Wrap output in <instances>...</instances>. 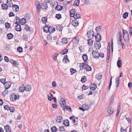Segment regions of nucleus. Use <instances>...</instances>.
I'll list each match as a JSON object with an SVG mask.
<instances>
[{
	"instance_id": "obj_36",
	"label": "nucleus",
	"mask_w": 132,
	"mask_h": 132,
	"mask_svg": "<svg viewBox=\"0 0 132 132\" xmlns=\"http://www.w3.org/2000/svg\"><path fill=\"white\" fill-rule=\"evenodd\" d=\"M2 9L7 10L8 7L6 4H2Z\"/></svg>"
},
{
	"instance_id": "obj_59",
	"label": "nucleus",
	"mask_w": 132,
	"mask_h": 132,
	"mask_svg": "<svg viewBox=\"0 0 132 132\" xmlns=\"http://www.w3.org/2000/svg\"><path fill=\"white\" fill-rule=\"evenodd\" d=\"M90 4V1L89 0H85L84 1L85 5H87Z\"/></svg>"
},
{
	"instance_id": "obj_54",
	"label": "nucleus",
	"mask_w": 132,
	"mask_h": 132,
	"mask_svg": "<svg viewBox=\"0 0 132 132\" xmlns=\"http://www.w3.org/2000/svg\"><path fill=\"white\" fill-rule=\"evenodd\" d=\"M55 17L58 19H60L61 18V15L60 14H57L56 15Z\"/></svg>"
},
{
	"instance_id": "obj_34",
	"label": "nucleus",
	"mask_w": 132,
	"mask_h": 132,
	"mask_svg": "<svg viewBox=\"0 0 132 132\" xmlns=\"http://www.w3.org/2000/svg\"><path fill=\"white\" fill-rule=\"evenodd\" d=\"M63 109L64 111L66 110H68V109L69 110H71V107L69 106H64L63 108Z\"/></svg>"
},
{
	"instance_id": "obj_46",
	"label": "nucleus",
	"mask_w": 132,
	"mask_h": 132,
	"mask_svg": "<svg viewBox=\"0 0 132 132\" xmlns=\"http://www.w3.org/2000/svg\"><path fill=\"white\" fill-rule=\"evenodd\" d=\"M8 92L7 89H5L3 92L2 94L4 96H5L6 95L8 94Z\"/></svg>"
},
{
	"instance_id": "obj_45",
	"label": "nucleus",
	"mask_w": 132,
	"mask_h": 132,
	"mask_svg": "<svg viewBox=\"0 0 132 132\" xmlns=\"http://www.w3.org/2000/svg\"><path fill=\"white\" fill-rule=\"evenodd\" d=\"M96 77L98 80H100L102 78V75L101 74H98L96 75Z\"/></svg>"
},
{
	"instance_id": "obj_27",
	"label": "nucleus",
	"mask_w": 132,
	"mask_h": 132,
	"mask_svg": "<svg viewBox=\"0 0 132 132\" xmlns=\"http://www.w3.org/2000/svg\"><path fill=\"white\" fill-rule=\"evenodd\" d=\"M82 58L84 62H86L88 60V57L86 54H83L82 56Z\"/></svg>"
},
{
	"instance_id": "obj_16",
	"label": "nucleus",
	"mask_w": 132,
	"mask_h": 132,
	"mask_svg": "<svg viewBox=\"0 0 132 132\" xmlns=\"http://www.w3.org/2000/svg\"><path fill=\"white\" fill-rule=\"evenodd\" d=\"M87 62H84L82 64H80V67L82 69H83L84 68L85 69V67L87 64Z\"/></svg>"
},
{
	"instance_id": "obj_4",
	"label": "nucleus",
	"mask_w": 132,
	"mask_h": 132,
	"mask_svg": "<svg viewBox=\"0 0 132 132\" xmlns=\"http://www.w3.org/2000/svg\"><path fill=\"white\" fill-rule=\"evenodd\" d=\"M94 47L96 48L97 50L100 49L101 47V45L99 41H96L94 44Z\"/></svg>"
},
{
	"instance_id": "obj_8",
	"label": "nucleus",
	"mask_w": 132,
	"mask_h": 132,
	"mask_svg": "<svg viewBox=\"0 0 132 132\" xmlns=\"http://www.w3.org/2000/svg\"><path fill=\"white\" fill-rule=\"evenodd\" d=\"M17 25L15 27V28L16 31H21L22 30L20 25L19 23L16 24Z\"/></svg>"
},
{
	"instance_id": "obj_50",
	"label": "nucleus",
	"mask_w": 132,
	"mask_h": 132,
	"mask_svg": "<svg viewBox=\"0 0 132 132\" xmlns=\"http://www.w3.org/2000/svg\"><path fill=\"white\" fill-rule=\"evenodd\" d=\"M5 26L6 28H9L11 27V24L10 23L7 22L5 23Z\"/></svg>"
},
{
	"instance_id": "obj_56",
	"label": "nucleus",
	"mask_w": 132,
	"mask_h": 132,
	"mask_svg": "<svg viewBox=\"0 0 132 132\" xmlns=\"http://www.w3.org/2000/svg\"><path fill=\"white\" fill-rule=\"evenodd\" d=\"M62 28L60 25H59L56 27V29L59 31H60L62 30Z\"/></svg>"
},
{
	"instance_id": "obj_63",
	"label": "nucleus",
	"mask_w": 132,
	"mask_h": 132,
	"mask_svg": "<svg viewBox=\"0 0 132 132\" xmlns=\"http://www.w3.org/2000/svg\"><path fill=\"white\" fill-rule=\"evenodd\" d=\"M24 17L26 18L27 19H29L30 17V15L26 13L25 14Z\"/></svg>"
},
{
	"instance_id": "obj_22",
	"label": "nucleus",
	"mask_w": 132,
	"mask_h": 132,
	"mask_svg": "<svg viewBox=\"0 0 132 132\" xmlns=\"http://www.w3.org/2000/svg\"><path fill=\"white\" fill-rule=\"evenodd\" d=\"M25 90L26 91H30L31 89V87L30 85H26V86L25 87Z\"/></svg>"
},
{
	"instance_id": "obj_62",
	"label": "nucleus",
	"mask_w": 132,
	"mask_h": 132,
	"mask_svg": "<svg viewBox=\"0 0 132 132\" xmlns=\"http://www.w3.org/2000/svg\"><path fill=\"white\" fill-rule=\"evenodd\" d=\"M61 102H62L63 105L64 106L65 105V100L63 98H61Z\"/></svg>"
},
{
	"instance_id": "obj_14",
	"label": "nucleus",
	"mask_w": 132,
	"mask_h": 132,
	"mask_svg": "<svg viewBox=\"0 0 132 132\" xmlns=\"http://www.w3.org/2000/svg\"><path fill=\"white\" fill-rule=\"evenodd\" d=\"M25 86L22 84L19 88V91L20 92H22L25 90Z\"/></svg>"
},
{
	"instance_id": "obj_57",
	"label": "nucleus",
	"mask_w": 132,
	"mask_h": 132,
	"mask_svg": "<svg viewBox=\"0 0 132 132\" xmlns=\"http://www.w3.org/2000/svg\"><path fill=\"white\" fill-rule=\"evenodd\" d=\"M6 80L5 79L1 78L0 79V81L2 83H3L4 84L6 83V82H5Z\"/></svg>"
},
{
	"instance_id": "obj_24",
	"label": "nucleus",
	"mask_w": 132,
	"mask_h": 132,
	"mask_svg": "<svg viewBox=\"0 0 132 132\" xmlns=\"http://www.w3.org/2000/svg\"><path fill=\"white\" fill-rule=\"evenodd\" d=\"M57 130V128L55 126H52L51 128V130L52 132H56Z\"/></svg>"
},
{
	"instance_id": "obj_48",
	"label": "nucleus",
	"mask_w": 132,
	"mask_h": 132,
	"mask_svg": "<svg viewBox=\"0 0 132 132\" xmlns=\"http://www.w3.org/2000/svg\"><path fill=\"white\" fill-rule=\"evenodd\" d=\"M128 13L127 12H125L122 15V17L124 19H126L128 16Z\"/></svg>"
},
{
	"instance_id": "obj_13",
	"label": "nucleus",
	"mask_w": 132,
	"mask_h": 132,
	"mask_svg": "<svg viewBox=\"0 0 132 132\" xmlns=\"http://www.w3.org/2000/svg\"><path fill=\"white\" fill-rule=\"evenodd\" d=\"M19 7L18 6L16 5H12V8L13 10H15L16 12H18L19 11Z\"/></svg>"
},
{
	"instance_id": "obj_20",
	"label": "nucleus",
	"mask_w": 132,
	"mask_h": 132,
	"mask_svg": "<svg viewBox=\"0 0 132 132\" xmlns=\"http://www.w3.org/2000/svg\"><path fill=\"white\" fill-rule=\"evenodd\" d=\"M108 112L109 114L111 115L113 113L114 110L112 107H111L108 109Z\"/></svg>"
},
{
	"instance_id": "obj_37",
	"label": "nucleus",
	"mask_w": 132,
	"mask_h": 132,
	"mask_svg": "<svg viewBox=\"0 0 132 132\" xmlns=\"http://www.w3.org/2000/svg\"><path fill=\"white\" fill-rule=\"evenodd\" d=\"M44 31L45 32H47L49 31V27L47 25H45L43 28Z\"/></svg>"
},
{
	"instance_id": "obj_21",
	"label": "nucleus",
	"mask_w": 132,
	"mask_h": 132,
	"mask_svg": "<svg viewBox=\"0 0 132 132\" xmlns=\"http://www.w3.org/2000/svg\"><path fill=\"white\" fill-rule=\"evenodd\" d=\"M72 24L73 26L75 27L77 26L78 24L77 20H76L72 21Z\"/></svg>"
},
{
	"instance_id": "obj_58",
	"label": "nucleus",
	"mask_w": 132,
	"mask_h": 132,
	"mask_svg": "<svg viewBox=\"0 0 132 132\" xmlns=\"http://www.w3.org/2000/svg\"><path fill=\"white\" fill-rule=\"evenodd\" d=\"M9 109L11 112H13L14 111L15 108L13 107H10L9 108Z\"/></svg>"
},
{
	"instance_id": "obj_49",
	"label": "nucleus",
	"mask_w": 132,
	"mask_h": 132,
	"mask_svg": "<svg viewBox=\"0 0 132 132\" xmlns=\"http://www.w3.org/2000/svg\"><path fill=\"white\" fill-rule=\"evenodd\" d=\"M92 86L90 87V89L92 90H94L96 88L97 86L95 84H93Z\"/></svg>"
},
{
	"instance_id": "obj_52",
	"label": "nucleus",
	"mask_w": 132,
	"mask_h": 132,
	"mask_svg": "<svg viewBox=\"0 0 132 132\" xmlns=\"http://www.w3.org/2000/svg\"><path fill=\"white\" fill-rule=\"evenodd\" d=\"M70 71L71 74H73L76 72V71L75 69L72 68H71L70 69Z\"/></svg>"
},
{
	"instance_id": "obj_32",
	"label": "nucleus",
	"mask_w": 132,
	"mask_h": 132,
	"mask_svg": "<svg viewBox=\"0 0 132 132\" xmlns=\"http://www.w3.org/2000/svg\"><path fill=\"white\" fill-rule=\"evenodd\" d=\"M87 42L88 45L90 46H92L93 45V41L91 39L88 40Z\"/></svg>"
},
{
	"instance_id": "obj_11",
	"label": "nucleus",
	"mask_w": 132,
	"mask_h": 132,
	"mask_svg": "<svg viewBox=\"0 0 132 132\" xmlns=\"http://www.w3.org/2000/svg\"><path fill=\"white\" fill-rule=\"evenodd\" d=\"M8 7H10L12 6V3L11 0H7L6 4Z\"/></svg>"
},
{
	"instance_id": "obj_5",
	"label": "nucleus",
	"mask_w": 132,
	"mask_h": 132,
	"mask_svg": "<svg viewBox=\"0 0 132 132\" xmlns=\"http://www.w3.org/2000/svg\"><path fill=\"white\" fill-rule=\"evenodd\" d=\"M11 85V82L9 81L6 82V83L4 84V85L5 89H9Z\"/></svg>"
},
{
	"instance_id": "obj_28",
	"label": "nucleus",
	"mask_w": 132,
	"mask_h": 132,
	"mask_svg": "<svg viewBox=\"0 0 132 132\" xmlns=\"http://www.w3.org/2000/svg\"><path fill=\"white\" fill-rule=\"evenodd\" d=\"M55 30V28L52 27H49L48 32L51 33L53 32H54Z\"/></svg>"
},
{
	"instance_id": "obj_26",
	"label": "nucleus",
	"mask_w": 132,
	"mask_h": 132,
	"mask_svg": "<svg viewBox=\"0 0 132 132\" xmlns=\"http://www.w3.org/2000/svg\"><path fill=\"white\" fill-rule=\"evenodd\" d=\"M120 82V78L119 77H117L116 78V84L117 87L118 86Z\"/></svg>"
},
{
	"instance_id": "obj_38",
	"label": "nucleus",
	"mask_w": 132,
	"mask_h": 132,
	"mask_svg": "<svg viewBox=\"0 0 132 132\" xmlns=\"http://www.w3.org/2000/svg\"><path fill=\"white\" fill-rule=\"evenodd\" d=\"M68 42V40L66 38H63L62 39V42L64 44H65L67 43Z\"/></svg>"
},
{
	"instance_id": "obj_23",
	"label": "nucleus",
	"mask_w": 132,
	"mask_h": 132,
	"mask_svg": "<svg viewBox=\"0 0 132 132\" xmlns=\"http://www.w3.org/2000/svg\"><path fill=\"white\" fill-rule=\"evenodd\" d=\"M117 67L119 68H120L121 67L122 61L121 60H118L117 62Z\"/></svg>"
},
{
	"instance_id": "obj_18",
	"label": "nucleus",
	"mask_w": 132,
	"mask_h": 132,
	"mask_svg": "<svg viewBox=\"0 0 132 132\" xmlns=\"http://www.w3.org/2000/svg\"><path fill=\"white\" fill-rule=\"evenodd\" d=\"M5 129L6 132H10L11 131V128L10 127L7 125L4 127Z\"/></svg>"
},
{
	"instance_id": "obj_31",
	"label": "nucleus",
	"mask_w": 132,
	"mask_h": 132,
	"mask_svg": "<svg viewBox=\"0 0 132 132\" xmlns=\"http://www.w3.org/2000/svg\"><path fill=\"white\" fill-rule=\"evenodd\" d=\"M79 0H75L74 2L73 5H75L76 6H78L79 5Z\"/></svg>"
},
{
	"instance_id": "obj_15",
	"label": "nucleus",
	"mask_w": 132,
	"mask_h": 132,
	"mask_svg": "<svg viewBox=\"0 0 132 132\" xmlns=\"http://www.w3.org/2000/svg\"><path fill=\"white\" fill-rule=\"evenodd\" d=\"M71 17H73L76 14V11L75 9H72L70 11Z\"/></svg>"
},
{
	"instance_id": "obj_41",
	"label": "nucleus",
	"mask_w": 132,
	"mask_h": 132,
	"mask_svg": "<svg viewBox=\"0 0 132 132\" xmlns=\"http://www.w3.org/2000/svg\"><path fill=\"white\" fill-rule=\"evenodd\" d=\"M68 51V49L67 48L63 50L61 52L62 54H66Z\"/></svg>"
},
{
	"instance_id": "obj_3",
	"label": "nucleus",
	"mask_w": 132,
	"mask_h": 132,
	"mask_svg": "<svg viewBox=\"0 0 132 132\" xmlns=\"http://www.w3.org/2000/svg\"><path fill=\"white\" fill-rule=\"evenodd\" d=\"M87 36L90 39L93 38L94 37V32L93 30H90L87 32Z\"/></svg>"
},
{
	"instance_id": "obj_53",
	"label": "nucleus",
	"mask_w": 132,
	"mask_h": 132,
	"mask_svg": "<svg viewBox=\"0 0 132 132\" xmlns=\"http://www.w3.org/2000/svg\"><path fill=\"white\" fill-rule=\"evenodd\" d=\"M119 45H122V48L123 49H124L125 47V45L123 43H122V42H120L118 43Z\"/></svg>"
},
{
	"instance_id": "obj_12",
	"label": "nucleus",
	"mask_w": 132,
	"mask_h": 132,
	"mask_svg": "<svg viewBox=\"0 0 132 132\" xmlns=\"http://www.w3.org/2000/svg\"><path fill=\"white\" fill-rule=\"evenodd\" d=\"M47 3H42L41 4V7L43 9H46L47 8Z\"/></svg>"
},
{
	"instance_id": "obj_19",
	"label": "nucleus",
	"mask_w": 132,
	"mask_h": 132,
	"mask_svg": "<svg viewBox=\"0 0 132 132\" xmlns=\"http://www.w3.org/2000/svg\"><path fill=\"white\" fill-rule=\"evenodd\" d=\"M123 32V37L129 36L128 32L126 30H122Z\"/></svg>"
},
{
	"instance_id": "obj_40",
	"label": "nucleus",
	"mask_w": 132,
	"mask_h": 132,
	"mask_svg": "<svg viewBox=\"0 0 132 132\" xmlns=\"http://www.w3.org/2000/svg\"><path fill=\"white\" fill-rule=\"evenodd\" d=\"M10 62L13 65H15L16 66L18 65V64H17V62L13 60H10Z\"/></svg>"
},
{
	"instance_id": "obj_25",
	"label": "nucleus",
	"mask_w": 132,
	"mask_h": 132,
	"mask_svg": "<svg viewBox=\"0 0 132 132\" xmlns=\"http://www.w3.org/2000/svg\"><path fill=\"white\" fill-rule=\"evenodd\" d=\"M87 63V64L86 66L85 67V69L87 71H89L91 70L92 68L91 67L89 66L88 65V62H86Z\"/></svg>"
},
{
	"instance_id": "obj_51",
	"label": "nucleus",
	"mask_w": 132,
	"mask_h": 132,
	"mask_svg": "<svg viewBox=\"0 0 132 132\" xmlns=\"http://www.w3.org/2000/svg\"><path fill=\"white\" fill-rule=\"evenodd\" d=\"M17 50L18 51L19 53L22 52L23 51L22 48L20 47H18Z\"/></svg>"
},
{
	"instance_id": "obj_29",
	"label": "nucleus",
	"mask_w": 132,
	"mask_h": 132,
	"mask_svg": "<svg viewBox=\"0 0 132 132\" xmlns=\"http://www.w3.org/2000/svg\"><path fill=\"white\" fill-rule=\"evenodd\" d=\"M63 123L65 126H68L69 125V122L68 120H66L63 121Z\"/></svg>"
},
{
	"instance_id": "obj_1",
	"label": "nucleus",
	"mask_w": 132,
	"mask_h": 132,
	"mask_svg": "<svg viewBox=\"0 0 132 132\" xmlns=\"http://www.w3.org/2000/svg\"><path fill=\"white\" fill-rule=\"evenodd\" d=\"M19 97V96L18 95H17L14 93H12L10 95V99L12 101H15Z\"/></svg>"
},
{
	"instance_id": "obj_35",
	"label": "nucleus",
	"mask_w": 132,
	"mask_h": 132,
	"mask_svg": "<svg viewBox=\"0 0 132 132\" xmlns=\"http://www.w3.org/2000/svg\"><path fill=\"white\" fill-rule=\"evenodd\" d=\"M73 17H74L75 19H77L80 18V16L79 14L76 13Z\"/></svg>"
},
{
	"instance_id": "obj_39",
	"label": "nucleus",
	"mask_w": 132,
	"mask_h": 132,
	"mask_svg": "<svg viewBox=\"0 0 132 132\" xmlns=\"http://www.w3.org/2000/svg\"><path fill=\"white\" fill-rule=\"evenodd\" d=\"M47 20V17H43L42 19V22L43 23L45 24Z\"/></svg>"
},
{
	"instance_id": "obj_30",
	"label": "nucleus",
	"mask_w": 132,
	"mask_h": 132,
	"mask_svg": "<svg viewBox=\"0 0 132 132\" xmlns=\"http://www.w3.org/2000/svg\"><path fill=\"white\" fill-rule=\"evenodd\" d=\"M55 9L58 11H60L63 9L62 7L60 5H57L55 7Z\"/></svg>"
},
{
	"instance_id": "obj_55",
	"label": "nucleus",
	"mask_w": 132,
	"mask_h": 132,
	"mask_svg": "<svg viewBox=\"0 0 132 132\" xmlns=\"http://www.w3.org/2000/svg\"><path fill=\"white\" fill-rule=\"evenodd\" d=\"M58 55V54L57 53H55L54 54L53 56V59L54 60H56L57 59V57Z\"/></svg>"
},
{
	"instance_id": "obj_2",
	"label": "nucleus",
	"mask_w": 132,
	"mask_h": 132,
	"mask_svg": "<svg viewBox=\"0 0 132 132\" xmlns=\"http://www.w3.org/2000/svg\"><path fill=\"white\" fill-rule=\"evenodd\" d=\"M117 42L118 43L122 42L121 35L120 32L119 31L117 34Z\"/></svg>"
},
{
	"instance_id": "obj_47",
	"label": "nucleus",
	"mask_w": 132,
	"mask_h": 132,
	"mask_svg": "<svg viewBox=\"0 0 132 132\" xmlns=\"http://www.w3.org/2000/svg\"><path fill=\"white\" fill-rule=\"evenodd\" d=\"M124 40L127 43H129V36L128 37H123Z\"/></svg>"
},
{
	"instance_id": "obj_17",
	"label": "nucleus",
	"mask_w": 132,
	"mask_h": 132,
	"mask_svg": "<svg viewBox=\"0 0 132 132\" xmlns=\"http://www.w3.org/2000/svg\"><path fill=\"white\" fill-rule=\"evenodd\" d=\"M26 19L25 18H23L22 19H20L19 23H20L21 24L23 25L24 23H26Z\"/></svg>"
},
{
	"instance_id": "obj_33",
	"label": "nucleus",
	"mask_w": 132,
	"mask_h": 132,
	"mask_svg": "<svg viewBox=\"0 0 132 132\" xmlns=\"http://www.w3.org/2000/svg\"><path fill=\"white\" fill-rule=\"evenodd\" d=\"M7 38L9 39H12L13 37V35L11 33L8 34L7 35Z\"/></svg>"
},
{
	"instance_id": "obj_64",
	"label": "nucleus",
	"mask_w": 132,
	"mask_h": 132,
	"mask_svg": "<svg viewBox=\"0 0 132 132\" xmlns=\"http://www.w3.org/2000/svg\"><path fill=\"white\" fill-rule=\"evenodd\" d=\"M24 29L27 30V31H28L29 30L30 28L26 24L25 25L24 27Z\"/></svg>"
},
{
	"instance_id": "obj_6",
	"label": "nucleus",
	"mask_w": 132,
	"mask_h": 132,
	"mask_svg": "<svg viewBox=\"0 0 132 132\" xmlns=\"http://www.w3.org/2000/svg\"><path fill=\"white\" fill-rule=\"evenodd\" d=\"M92 54L94 57L97 58L99 57V53L98 52L96 51H93L92 52Z\"/></svg>"
},
{
	"instance_id": "obj_7",
	"label": "nucleus",
	"mask_w": 132,
	"mask_h": 132,
	"mask_svg": "<svg viewBox=\"0 0 132 132\" xmlns=\"http://www.w3.org/2000/svg\"><path fill=\"white\" fill-rule=\"evenodd\" d=\"M96 41H99L101 39V36L99 33H97L96 36H95Z\"/></svg>"
},
{
	"instance_id": "obj_42",
	"label": "nucleus",
	"mask_w": 132,
	"mask_h": 132,
	"mask_svg": "<svg viewBox=\"0 0 132 132\" xmlns=\"http://www.w3.org/2000/svg\"><path fill=\"white\" fill-rule=\"evenodd\" d=\"M96 30L97 32L101 31V26H99L96 27L95 29Z\"/></svg>"
},
{
	"instance_id": "obj_9",
	"label": "nucleus",
	"mask_w": 132,
	"mask_h": 132,
	"mask_svg": "<svg viewBox=\"0 0 132 132\" xmlns=\"http://www.w3.org/2000/svg\"><path fill=\"white\" fill-rule=\"evenodd\" d=\"M82 107L84 108V109H85V110H87L89 109H90L91 106L88 104H84L82 105Z\"/></svg>"
},
{
	"instance_id": "obj_44",
	"label": "nucleus",
	"mask_w": 132,
	"mask_h": 132,
	"mask_svg": "<svg viewBox=\"0 0 132 132\" xmlns=\"http://www.w3.org/2000/svg\"><path fill=\"white\" fill-rule=\"evenodd\" d=\"M65 129L64 126L60 127L59 128V130L60 131H65Z\"/></svg>"
},
{
	"instance_id": "obj_61",
	"label": "nucleus",
	"mask_w": 132,
	"mask_h": 132,
	"mask_svg": "<svg viewBox=\"0 0 132 132\" xmlns=\"http://www.w3.org/2000/svg\"><path fill=\"white\" fill-rule=\"evenodd\" d=\"M111 50L112 52H113V39H112L111 41Z\"/></svg>"
},
{
	"instance_id": "obj_60",
	"label": "nucleus",
	"mask_w": 132,
	"mask_h": 132,
	"mask_svg": "<svg viewBox=\"0 0 132 132\" xmlns=\"http://www.w3.org/2000/svg\"><path fill=\"white\" fill-rule=\"evenodd\" d=\"M16 19V22L15 23L16 24H17V23L19 24V22L20 20V19H19V18L18 16H16L15 17Z\"/></svg>"
},
{
	"instance_id": "obj_10",
	"label": "nucleus",
	"mask_w": 132,
	"mask_h": 132,
	"mask_svg": "<svg viewBox=\"0 0 132 132\" xmlns=\"http://www.w3.org/2000/svg\"><path fill=\"white\" fill-rule=\"evenodd\" d=\"M56 120L58 123H60L63 120L61 116H57Z\"/></svg>"
},
{
	"instance_id": "obj_43",
	"label": "nucleus",
	"mask_w": 132,
	"mask_h": 132,
	"mask_svg": "<svg viewBox=\"0 0 132 132\" xmlns=\"http://www.w3.org/2000/svg\"><path fill=\"white\" fill-rule=\"evenodd\" d=\"M86 78V77L85 76H83L81 78V81L82 83H84L87 80Z\"/></svg>"
}]
</instances>
